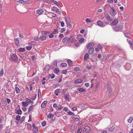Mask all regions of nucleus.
<instances>
[{
    "label": "nucleus",
    "instance_id": "a211bd4d",
    "mask_svg": "<svg viewBox=\"0 0 133 133\" xmlns=\"http://www.w3.org/2000/svg\"><path fill=\"white\" fill-rule=\"evenodd\" d=\"M46 37L45 36L42 35L39 38V39H41V41H43L46 39Z\"/></svg>",
    "mask_w": 133,
    "mask_h": 133
},
{
    "label": "nucleus",
    "instance_id": "58836bf2",
    "mask_svg": "<svg viewBox=\"0 0 133 133\" xmlns=\"http://www.w3.org/2000/svg\"><path fill=\"white\" fill-rule=\"evenodd\" d=\"M67 61V63H68V64L69 65H71L72 64V62L69 59Z\"/></svg>",
    "mask_w": 133,
    "mask_h": 133
},
{
    "label": "nucleus",
    "instance_id": "20e7f679",
    "mask_svg": "<svg viewBox=\"0 0 133 133\" xmlns=\"http://www.w3.org/2000/svg\"><path fill=\"white\" fill-rule=\"evenodd\" d=\"M122 28V26L121 25H119L115 27L114 29V30L116 31H118L119 30L121 31Z\"/></svg>",
    "mask_w": 133,
    "mask_h": 133
},
{
    "label": "nucleus",
    "instance_id": "ea45409f",
    "mask_svg": "<svg viewBox=\"0 0 133 133\" xmlns=\"http://www.w3.org/2000/svg\"><path fill=\"white\" fill-rule=\"evenodd\" d=\"M57 60H54L52 64L55 66L57 65Z\"/></svg>",
    "mask_w": 133,
    "mask_h": 133
},
{
    "label": "nucleus",
    "instance_id": "412c9836",
    "mask_svg": "<svg viewBox=\"0 0 133 133\" xmlns=\"http://www.w3.org/2000/svg\"><path fill=\"white\" fill-rule=\"evenodd\" d=\"M15 113L17 114L21 115L22 114V111L20 109H18L16 111Z\"/></svg>",
    "mask_w": 133,
    "mask_h": 133
},
{
    "label": "nucleus",
    "instance_id": "39448f33",
    "mask_svg": "<svg viewBox=\"0 0 133 133\" xmlns=\"http://www.w3.org/2000/svg\"><path fill=\"white\" fill-rule=\"evenodd\" d=\"M111 10L110 11L111 15L113 16H114L116 14V12L115 10L112 7H111Z\"/></svg>",
    "mask_w": 133,
    "mask_h": 133
},
{
    "label": "nucleus",
    "instance_id": "dca6fc26",
    "mask_svg": "<svg viewBox=\"0 0 133 133\" xmlns=\"http://www.w3.org/2000/svg\"><path fill=\"white\" fill-rule=\"evenodd\" d=\"M69 42H70L71 43H72L75 41V39L72 37L71 36L69 38Z\"/></svg>",
    "mask_w": 133,
    "mask_h": 133
},
{
    "label": "nucleus",
    "instance_id": "de8ad7c7",
    "mask_svg": "<svg viewBox=\"0 0 133 133\" xmlns=\"http://www.w3.org/2000/svg\"><path fill=\"white\" fill-rule=\"evenodd\" d=\"M49 37L50 38H52L54 37V35L53 34H49Z\"/></svg>",
    "mask_w": 133,
    "mask_h": 133
},
{
    "label": "nucleus",
    "instance_id": "7ed1b4c3",
    "mask_svg": "<svg viewBox=\"0 0 133 133\" xmlns=\"http://www.w3.org/2000/svg\"><path fill=\"white\" fill-rule=\"evenodd\" d=\"M94 44L92 42H90L87 44L86 46L87 48V49L94 48Z\"/></svg>",
    "mask_w": 133,
    "mask_h": 133
},
{
    "label": "nucleus",
    "instance_id": "864d4df0",
    "mask_svg": "<svg viewBox=\"0 0 133 133\" xmlns=\"http://www.w3.org/2000/svg\"><path fill=\"white\" fill-rule=\"evenodd\" d=\"M125 36L127 38H129L130 37V35L128 33H125L124 34Z\"/></svg>",
    "mask_w": 133,
    "mask_h": 133
},
{
    "label": "nucleus",
    "instance_id": "393cba45",
    "mask_svg": "<svg viewBox=\"0 0 133 133\" xmlns=\"http://www.w3.org/2000/svg\"><path fill=\"white\" fill-rule=\"evenodd\" d=\"M17 2L18 3H21L22 4H23L25 3V2L22 0H16Z\"/></svg>",
    "mask_w": 133,
    "mask_h": 133
},
{
    "label": "nucleus",
    "instance_id": "f3484780",
    "mask_svg": "<svg viewBox=\"0 0 133 133\" xmlns=\"http://www.w3.org/2000/svg\"><path fill=\"white\" fill-rule=\"evenodd\" d=\"M22 105L23 107L26 106L28 105V102L26 101L22 102Z\"/></svg>",
    "mask_w": 133,
    "mask_h": 133
},
{
    "label": "nucleus",
    "instance_id": "c9c22d12",
    "mask_svg": "<svg viewBox=\"0 0 133 133\" xmlns=\"http://www.w3.org/2000/svg\"><path fill=\"white\" fill-rule=\"evenodd\" d=\"M2 104L3 105V107H5L6 106V103L5 100H4V101H3Z\"/></svg>",
    "mask_w": 133,
    "mask_h": 133
},
{
    "label": "nucleus",
    "instance_id": "5701e85b",
    "mask_svg": "<svg viewBox=\"0 0 133 133\" xmlns=\"http://www.w3.org/2000/svg\"><path fill=\"white\" fill-rule=\"evenodd\" d=\"M89 57V55L88 54L86 53L85 54L84 56V59L85 60H87Z\"/></svg>",
    "mask_w": 133,
    "mask_h": 133
},
{
    "label": "nucleus",
    "instance_id": "0e129e2a",
    "mask_svg": "<svg viewBox=\"0 0 133 133\" xmlns=\"http://www.w3.org/2000/svg\"><path fill=\"white\" fill-rule=\"evenodd\" d=\"M39 77H36L35 78V81L36 82H37L39 81Z\"/></svg>",
    "mask_w": 133,
    "mask_h": 133
},
{
    "label": "nucleus",
    "instance_id": "a19ab883",
    "mask_svg": "<svg viewBox=\"0 0 133 133\" xmlns=\"http://www.w3.org/2000/svg\"><path fill=\"white\" fill-rule=\"evenodd\" d=\"M27 125V128L29 129H30L31 128V125L29 123H27L26 124Z\"/></svg>",
    "mask_w": 133,
    "mask_h": 133
},
{
    "label": "nucleus",
    "instance_id": "f704fd0d",
    "mask_svg": "<svg viewBox=\"0 0 133 133\" xmlns=\"http://www.w3.org/2000/svg\"><path fill=\"white\" fill-rule=\"evenodd\" d=\"M61 65L62 67H65L67 66V64L65 63H62L61 64Z\"/></svg>",
    "mask_w": 133,
    "mask_h": 133
},
{
    "label": "nucleus",
    "instance_id": "69168bd1",
    "mask_svg": "<svg viewBox=\"0 0 133 133\" xmlns=\"http://www.w3.org/2000/svg\"><path fill=\"white\" fill-rule=\"evenodd\" d=\"M58 31V30L57 29H55L54 31L52 33L54 34H55L56 33V32Z\"/></svg>",
    "mask_w": 133,
    "mask_h": 133
},
{
    "label": "nucleus",
    "instance_id": "052dcab7",
    "mask_svg": "<svg viewBox=\"0 0 133 133\" xmlns=\"http://www.w3.org/2000/svg\"><path fill=\"white\" fill-rule=\"evenodd\" d=\"M46 122L45 121H43L42 123V126H44L46 125Z\"/></svg>",
    "mask_w": 133,
    "mask_h": 133
},
{
    "label": "nucleus",
    "instance_id": "5fc2aeb1",
    "mask_svg": "<svg viewBox=\"0 0 133 133\" xmlns=\"http://www.w3.org/2000/svg\"><path fill=\"white\" fill-rule=\"evenodd\" d=\"M133 120V118L132 117H131L128 120V122L129 123H131V121Z\"/></svg>",
    "mask_w": 133,
    "mask_h": 133
},
{
    "label": "nucleus",
    "instance_id": "79ce46f5",
    "mask_svg": "<svg viewBox=\"0 0 133 133\" xmlns=\"http://www.w3.org/2000/svg\"><path fill=\"white\" fill-rule=\"evenodd\" d=\"M77 90L80 91L81 92H83L85 91V90L83 89V88H78L77 89Z\"/></svg>",
    "mask_w": 133,
    "mask_h": 133
},
{
    "label": "nucleus",
    "instance_id": "b1692460",
    "mask_svg": "<svg viewBox=\"0 0 133 133\" xmlns=\"http://www.w3.org/2000/svg\"><path fill=\"white\" fill-rule=\"evenodd\" d=\"M43 34L45 35V36H47L50 33L49 31H44L42 32Z\"/></svg>",
    "mask_w": 133,
    "mask_h": 133
},
{
    "label": "nucleus",
    "instance_id": "603ef678",
    "mask_svg": "<svg viewBox=\"0 0 133 133\" xmlns=\"http://www.w3.org/2000/svg\"><path fill=\"white\" fill-rule=\"evenodd\" d=\"M109 94H111L112 92V90L111 88H109L108 89Z\"/></svg>",
    "mask_w": 133,
    "mask_h": 133
},
{
    "label": "nucleus",
    "instance_id": "e2e57ef3",
    "mask_svg": "<svg viewBox=\"0 0 133 133\" xmlns=\"http://www.w3.org/2000/svg\"><path fill=\"white\" fill-rule=\"evenodd\" d=\"M61 25L62 27H63L64 25V22L62 21L61 23Z\"/></svg>",
    "mask_w": 133,
    "mask_h": 133
},
{
    "label": "nucleus",
    "instance_id": "473e14b6",
    "mask_svg": "<svg viewBox=\"0 0 133 133\" xmlns=\"http://www.w3.org/2000/svg\"><path fill=\"white\" fill-rule=\"evenodd\" d=\"M54 115L52 114H49L48 115L47 117L49 118H50L54 117Z\"/></svg>",
    "mask_w": 133,
    "mask_h": 133
},
{
    "label": "nucleus",
    "instance_id": "c756f323",
    "mask_svg": "<svg viewBox=\"0 0 133 133\" xmlns=\"http://www.w3.org/2000/svg\"><path fill=\"white\" fill-rule=\"evenodd\" d=\"M14 41L16 45H18L19 44V41L18 38H15L14 39Z\"/></svg>",
    "mask_w": 133,
    "mask_h": 133
},
{
    "label": "nucleus",
    "instance_id": "c03bdc74",
    "mask_svg": "<svg viewBox=\"0 0 133 133\" xmlns=\"http://www.w3.org/2000/svg\"><path fill=\"white\" fill-rule=\"evenodd\" d=\"M38 97L41 96V90L39 89L38 91Z\"/></svg>",
    "mask_w": 133,
    "mask_h": 133
},
{
    "label": "nucleus",
    "instance_id": "338daca9",
    "mask_svg": "<svg viewBox=\"0 0 133 133\" xmlns=\"http://www.w3.org/2000/svg\"><path fill=\"white\" fill-rule=\"evenodd\" d=\"M82 131V129L81 128L78 129L77 130V133H81Z\"/></svg>",
    "mask_w": 133,
    "mask_h": 133
},
{
    "label": "nucleus",
    "instance_id": "6e6552de",
    "mask_svg": "<svg viewBox=\"0 0 133 133\" xmlns=\"http://www.w3.org/2000/svg\"><path fill=\"white\" fill-rule=\"evenodd\" d=\"M105 17L108 21L111 22L112 20V19L108 14H106L105 15Z\"/></svg>",
    "mask_w": 133,
    "mask_h": 133
},
{
    "label": "nucleus",
    "instance_id": "0eeeda50",
    "mask_svg": "<svg viewBox=\"0 0 133 133\" xmlns=\"http://www.w3.org/2000/svg\"><path fill=\"white\" fill-rule=\"evenodd\" d=\"M90 131V128L88 126H86L83 129V132L88 133Z\"/></svg>",
    "mask_w": 133,
    "mask_h": 133
},
{
    "label": "nucleus",
    "instance_id": "2eb2a0df",
    "mask_svg": "<svg viewBox=\"0 0 133 133\" xmlns=\"http://www.w3.org/2000/svg\"><path fill=\"white\" fill-rule=\"evenodd\" d=\"M118 22V19H116L113 21L111 24L112 25H115Z\"/></svg>",
    "mask_w": 133,
    "mask_h": 133
},
{
    "label": "nucleus",
    "instance_id": "37998d69",
    "mask_svg": "<svg viewBox=\"0 0 133 133\" xmlns=\"http://www.w3.org/2000/svg\"><path fill=\"white\" fill-rule=\"evenodd\" d=\"M55 77V75L54 74L52 75H50L49 76V78H50L51 79L54 78Z\"/></svg>",
    "mask_w": 133,
    "mask_h": 133
},
{
    "label": "nucleus",
    "instance_id": "a878e982",
    "mask_svg": "<svg viewBox=\"0 0 133 133\" xmlns=\"http://www.w3.org/2000/svg\"><path fill=\"white\" fill-rule=\"evenodd\" d=\"M66 24L68 27L70 29L72 28V26L70 23V22H68L67 23H66Z\"/></svg>",
    "mask_w": 133,
    "mask_h": 133
},
{
    "label": "nucleus",
    "instance_id": "7c9ffc66",
    "mask_svg": "<svg viewBox=\"0 0 133 133\" xmlns=\"http://www.w3.org/2000/svg\"><path fill=\"white\" fill-rule=\"evenodd\" d=\"M15 90L17 94H18L20 92V90L17 87H15Z\"/></svg>",
    "mask_w": 133,
    "mask_h": 133
},
{
    "label": "nucleus",
    "instance_id": "bb28decb",
    "mask_svg": "<svg viewBox=\"0 0 133 133\" xmlns=\"http://www.w3.org/2000/svg\"><path fill=\"white\" fill-rule=\"evenodd\" d=\"M65 20L66 23H67L68 22H69L70 21V18L68 17H65Z\"/></svg>",
    "mask_w": 133,
    "mask_h": 133
},
{
    "label": "nucleus",
    "instance_id": "a18cd8bd",
    "mask_svg": "<svg viewBox=\"0 0 133 133\" xmlns=\"http://www.w3.org/2000/svg\"><path fill=\"white\" fill-rule=\"evenodd\" d=\"M85 21L88 23H90L92 22L91 20H90L88 18H86L85 19Z\"/></svg>",
    "mask_w": 133,
    "mask_h": 133
},
{
    "label": "nucleus",
    "instance_id": "4c0bfd02",
    "mask_svg": "<svg viewBox=\"0 0 133 133\" xmlns=\"http://www.w3.org/2000/svg\"><path fill=\"white\" fill-rule=\"evenodd\" d=\"M54 72L55 74H58L59 72V71L58 69L57 68L55 70Z\"/></svg>",
    "mask_w": 133,
    "mask_h": 133
},
{
    "label": "nucleus",
    "instance_id": "72a5a7b5",
    "mask_svg": "<svg viewBox=\"0 0 133 133\" xmlns=\"http://www.w3.org/2000/svg\"><path fill=\"white\" fill-rule=\"evenodd\" d=\"M21 118L20 116L17 115L16 117V120L17 121H19L20 119Z\"/></svg>",
    "mask_w": 133,
    "mask_h": 133
},
{
    "label": "nucleus",
    "instance_id": "6e6d98bb",
    "mask_svg": "<svg viewBox=\"0 0 133 133\" xmlns=\"http://www.w3.org/2000/svg\"><path fill=\"white\" fill-rule=\"evenodd\" d=\"M65 29L64 28H62L60 30V32L61 33H63L64 31H65Z\"/></svg>",
    "mask_w": 133,
    "mask_h": 133
},
{
    "label": "nucleus",
    "instance_id": "49530a36",
    "mask_svg": "<svg viewBox=\"0 0 133 133\" xmlns=\"http://www.w3.org/2000/svg\"><path fill=\"white\" fill-rule=\"evenodd\" d=\"M84 40V39L83 38H81L80 39L79 41L80 43H82L83 42Z\"/></svg>",
    "mask_w": 133,
    "mask_h": 133
},
{
    "label": "nucleus",
    "instance_id": "c85d7f7f",
    "mask_svg": "<svg viewBox=\"0 0 133 133\" xmlns=\"http://www.w3.org/2000/svg\"><path fill=\"white\" fill-rule=\"evenodd\" d=\"M4 69H2L0 71V76H2L4 74Z\"/></svg>",
    "mask_w": 133,
    "mask_h": 133
},
{
    "label": "nucleus",
    "instance_id": "cd10ccee",
    "mask_svg": "<svg viewBox=\"0 0 133 133\" xmlns=\"http://www.w3.org/2000/svg\"><path fill=\"white\" fill-rule=\"evenodd\" d=\"M50 68V67L49 65H46V66H45L44 67V69L45 70L48 71L49 70V69Z\"/></svg>",
    "mask_w": 133,
    "mask_h": 133
},
{
    "label": "nucleus",
    "instance_id": "4be33fe9",
    "mask_svg": "<svg viewBox=\"0 0 133 133\" xmlns=\"http://www.w3.org/2000/svg\"><path fill=\"white\" fill-rule=\"evenodd\" d=\"M89 53L90 54H92L94 52V48H92L91 49H89Z\"/></svg>",
    "mask_w": 133,
    "mask_h": 133
},
{
    "label": "nucleus",
    "instance_id": "680f3d73",
    "mask_svg": "<svg viewBox=\"0 0 133 133\" xmlns=\"http://www.w3.org/2000/svg\"><path fill=\"white\" fill-rule=\"evenodd\" d=\"M6 101L8 104H9L11 102V100L7 98H6Z\"/></svg>",
    "mask_w": 133,
    "mask_h": 133
},
{
    "label": "nucleus",
    "instance_id": "4468645a",
    "mask_svg": "<svg viewBox=\"0 0 133 133\" xmlns=\"http://www.w3.org/2000/svg\"><path fill=\"white\" fill-rule=\"evenodd\" d=\"M35 106V105H32L29 107L28 110V112L30 114L31 113V111L33 109Z\"/></svg>",
    "mask_w": 133,
    "mask_h": 133
},
{
    "label": "nucleus",
    "instance_id": "774afa93",
    "mask_svg": "<svg viewBox=\"0 0 133 133\" xmlns=\"http://www.w3.org/2000/svg\"><path fill=\"white\" fill-rule=\"evenodd\" d=\"M22 110L24 111H26L27 109L26 107H22Z\"/></svg>",
    "mask_w": 133,
    "mask_h": 133
},
{
    "label": "nucleus",
    "instance_id": "3c124183",
    "mask_svg": "<svg viewBox=\"0 0 133 133\" xmlns=\"http://www.w3.org/2000/svg\"><path fill=\"white\" fill-rule=\"evenodd\" d=\"M114 129V127L112 126L111 127L109 128V130L110 131H113Z\"/></svg>",
    "mask_w": 133,
    "mask_h": 133
},
{
    "label": "nucleus",
    "instance_id": "4d7b16f0",
    "mask_svg": "<svg viewBox=\"0 0 133 133\" xmlns=\"http://www.w3.org/2000/svg\"><path fill=\"white\" fill-rule=\"evenodd\" d=\"M64 98L67 101H69V98L68 97V96H65L64 97Z\"/></svg>",
    "mask_w": 133,
    "mask_h": 133
},
{
    "label": "nucleus",
    "instance_id": "6ab92c4d",
    "mask_svg": "<svg viewBox=\"0 0 133 133\" xmlns=\"http://www.w3.org/2000/svg\"><path fill=\"white\" fill-rule=\"evenodd\" d=\"M25 48H20L18 49V51L19 52H23L25 51Z\"/></svg>",
    "mask_w": 133,
    "mask_h": 133
},
{
    "label": "nucleus",
    "instance_id": "f257e3e1",
    "mask_svg": "<svg viewBox=\"0 0 133 133\" xmlns=\"http://www.w3.org/2000/svg\"><path fill=\"white\" fill-rule=\"evenodd\" d=\"M10 59L12 61H16L18 60L17 56L15 54H12L10 57Z\"/></svg>",
    "mask_w": 133,
    "mask_h": 133
},
{
    "label": "nucleus",
    "instance_id": "9b49d317",
    "mask_svg": "<svg viewBox=\"0 0 133 133\" xmlns=\"http://www.w3.org/2000/svg\"><path fill=\"white\" fill-rule=\"evenodd\" d=\"M36 12L38 14L41 15L44 12V11L42 9H39L36 11Z\"/></svg>",
    "mask_w": 133,
    "mask_h": 133
},
{
    "label": "nucleus",
    "instance_id": "ddd939ff",
    "mask_svg": "<svg viewBox=\"0 0 133 133\" xmlns=\"http://www.w3.org/2000/svg\"><path fill=\"white\" fill-rule=\"evenodd\" d=\"M83 80L82 79H78L76 80L75 82L74 83L75 84H80L82 82Z\"/></svg>",
    "mask_w": 133,
    "mask_h": 133
},
{
    "label": "nucleus",
    "instance_id": "2f4dec72",
    "mask_svg": "<svg viewBox=\"0 0 133 133\" xmlns=\"http://www.w3.org/2000/svg\"><path fill=\"white\" fill-rule=\"evenodd\" d=\"M60 92V89H57L55 91V93L57 95Z\"/></svg>",
    "mask_w": 133,
    "mask_h": 133
},
{
    "label": "nucleus",
    "instance_id": "f8f14e48",
    "mask_svg": "<svg viewBox=\"0 0 133 133\" xmlns=\"http://www.w3.org/2000/svg\"><path fill=\"white\" fill-rule=\"evenodd\" d=\"M69 38L68 37H64L62 40V42L63 43H65L66 42H69Z\"/></svg>",
    "mask_w": 133,
    "mask_h": 133
},
{
    "label": "nucleus",
    "instance_id": "8fccbe9b",
    "mask_svg": "<svg viewBox=\"0 0 133 133\" xmlns=\"http://www.w3.org/2000/svg\"><path fill=\"white\" fill-rule=\"evenodd\" d=\"M32 48V46H27L26 47V49L28 50H31Z\"/></svg>",
    "mask_w": 133,
    "mask_h": 133
},
{
    "label": "nucleus",
    "instance_id": "bf43d9fd",
    "mask_svg": "<svg viewBox=\"0 0 133 133\" xmlns=\"http://www.w3.org/2000/svg\"><path fill=\"white\" fill-rule=\"evenodd\" d=\"M80 70V69L78 67L75 68H74V70L76 71H79Z\"/></svg>",
    "mask_w": 133,
    "mask_h": 133
},
{
    "label": "nucleus",
    "instance_id": "e433bc0d",
    "mask_svg": "<svg viewBox=\"0 0 133 133\" xmlns=\"http://www.w3.org/2000/svg\"><path fill=\"white\" fill-rule=\"evenodd\" d=\"M72 120L74 121H79V119L78 118L73 117L72 118Z\"/></svg>",
    "mask_w": 133,
    "mask_h": 133
},
{
    "label": "nucleus",
    "instance_id": "aec40b11",
    "mask_svg": "<svg viewBox=\"0 0 133 133\" xmlns=\"http://www.w3.org/2000/svg\"><path fill=\"white\" fill-rule=\"evenodd\" d=\"M25 101H27L28 103H30L31 105H32L34 104V102L33 101H31L30 99L28 98H26L25 99Z\"/></svg>",
    "mask_w": 133,
    "mask_h": 133
},
{
    "label": "nucleus",
    "instance_id": "9d476101",
    "mask_svg": "<svg viewBox=\"0 0 133 133\" xmlns=\"http://www.w3.org/2000/svg\"><path fill=\"white\" fill-rule=\"evenodd\" d=\"M47 101H44L42 104L41 105V107L42 108L44 109L45 108L46 106Z\"/></svg>",
    "mask_w": 133,
    "mask_h": 133
},
{
    "label": "nucleus",
    "instance_id": "1a4fd4ad",
    "mask_svg": "<svg viewBox=\"0 0 133 133\" xmlns=\"http://www.w3.org/2000/svg\"><path fill=\"white\" fill-rule=\"evenodd\" d=\"M131 65L129 63H127L125 66V68L127 70H129L131 69Z\"/></svg>",
    "mask_w": 133,
    "mask_h": 133
},
{
    "label": "nucleus",
    "instance_id": "423d86ee",
    "mask_svg": "<svg viewBox=\"0 0 133 133\" xmlns=\"http://www.w3.org/2000/svg\"><path fill=\"white\" fill-rule=\"evenodd\" d=\"M32 127L34 128L32 130H33V132L34 133H37L38 132L37 127L35 126V123H33L32 124Z\"/></svg>",
    "mask_w": 133,
    "mask_h": 133
},
{
    "label": "nucleus",
    "instance_id": "09e8293b",
    "mask_svg": "<svg viewBox=\"0 0 133 133\" xmlns=\"http://www.w3.org/2000/svg\"><path fill=\"white\" fill-rule=\"evenodd\" d=\"M36 96H37V94H35L34 96H33L32 97V98L31 99V100H32L33 101L36 98Z\"/></svg>",
    "mask_w": 133,
    "mask_h": 133
},
{
    "label": "nucleus",
    "instance_id": "f03ea898",
    "mask_svg": "<svg viewBox=\"0 0 133 133\" xmlns=\"http://www.w3.org/2000/svg\"><path fill=\"white\" fill-rule=\"evenodd\" d=\"M97 25L101 27H104L106 26L105 24H104L103 22L101 20H98L97 22Z\"/></svg>",
    "mask_w": 133,
    "mask_h": 133
},
{
    "label": "nucleus",
    "instance_id": "13d9d810",
    "mask_svg": "<svg viewBox=\"0 0 133 133\" xmlns=\"http://www.w3.org/2000/svg\"><path fill=\"white\" fill-rule=\"evenodd\" d=\"M39 39V38L36 36L35 37L34 39L35 41H37Z\"/></svg>",
    "mask_w": 133,
    "mask_h": 133
}]
</instances>
